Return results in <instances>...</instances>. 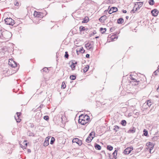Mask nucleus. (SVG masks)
Wrapping results in <instances>:
<instances>
[{"instance_id":"28","label":"nucleus","mask_w":159,"mask_h":159,"mask_svg":"<svg viewBox=\"0 0 159 159\" xmlns=\"http://www.w3.org/2000/svg\"><path fill=\"white\" fill-rule=\"evenodd\" d=\"M107 150H109V151H111L113 149V148L111 146L109 145L107 146Z\"/></svg>"},{"instance_id":"1","label":"nucleus","mask_w":159,"mask_h":159,"mask_svg":"<svg viewBox=\"0 0 159 159\" xmlns=\"http://www.w3.org/2000/svg\"><path fill=\"white\" fill-rule=\"evenodd\" d=\"M12 34L11 32L7 30L3 31L0 35V38L4 39L6 40H8L12 36Z\"/></svg>"},{"instance_id":"35","label":"nucleus","mask_w":159,"mask_h":159,"mask_svg":"<svg viewBox=\"0 0 159 159\" xmlns=\"http://www.w3.org/2000/svg\"><path fill=\"white\" fill-rule=\"evenodd\" d=\"M70 78L71 80H74L75 79L76 76L74 75H71L70 76Z\"/></svg>"},{"instance_id":"26","label":"nucleus","mask_w":159,"mask_h":159,"mask_svg":"<svg viewBox=\"0 0 159 159\" xmlns=\"http://www.w3.org/2000/svg\"><path fill=\"white\" fill-rule=\"evenodd\" d=\"M148 3L151 5H153L154 4V2L153 0H149Z\"/></svg>"},{"instance_id":"3","label":"nucleus","mask_w":159,"mask_h":159,"mask_svg":"<svg viewBox=\"0 0 159 159\" xmlns=\"http://www.w3.org/2000/svg\"><path fill=\"white\" fill-rule=\"evenodd\" d=\"M92 42H88L85 45V47L87 49L90 51H92L93 49V44L92 43Z\"/></svg>"},{"instance_id":"31","label":"nucleus","mask_w":159,"mask_h":159,"mask_svg":"<svg viewBox=\"0 0 159 159\" xmlns=\"http://www.w3.org/2000/svg\"><path fill=\"white\" fill-rule=\"evenodd\" d=\"M114 128L113 129V130L117 132L118 131V129H119V128L118 126L116 125L114 126Z\"/></svg>"},{"instance_id":"44","label":"nucleus","mask_w":159,"mask_h":159,"mask_svg":"<svg viewBox=\"0 0 159 159\" xmlns=\"http://www.w3.org/2000/svg\"><path fill=\"white\" fill-rule=\"evenodd\" d=\"M43 118L45 120H47L49 119V117L48 116H44Z\"/></svg>"},{"instance_id":"6","label":"nucleus","mask_w":159,"mask_h":159,"mask_svg":"<svg viewBox=\"0 0 159 159\" xmlns=\"http://www.w3.org/2000/svg\"><path fill=\"white\" fill-rule=\"evenodd\" d=\"M152 104V102L151 100H148L147 102L143 105V107H146L145 109H147L148 107H150Z\"/></svg>"},{"instance_id":"39","label":"nucleus","mask_w":159,"mask_h":159,"mask_svg":"<svg viewBox=\"0 0 159 159\" xmlns=\"http://www.w3.org/2000/svg\"><path fill=\"white\" fill-rule=\"evenodd\" d=\"M66 85L65 84V83L64 82H62L61 88L64 89L66 88Z\"/></svg>"},{"instance_id":"9","label":"nucleus","mask_w":159,"mask_h":159,"mask_svg":"<svg viewBox=\"0 0 159 159\" xmlns=\"http://www.w3.org/2000/svg\"><path fill=\"white\" fill-rule=\"evenodd\" d=\"M118 11V9L115 7H112L108 11V13L111 14L113 12H116Z\"/></svg>"},{"instance_id":"62","label":"nucleus","mask_w":159,"mask_h":159,"mask_svg":"<svg viewBox=\"0 0 159 159\" xmlns=\"http://www.w3.org/2000/svg\"><path fill=\"white\" fill-rule=\"evenodd\" d=\"M25 145H26V146H27V143H25Z\"/></svg>"},{"instance_id":"59","label":"nucleus","mask_w":159,"mask_h":159,"mask_svg":"<svg viewBox=\"0 0 159 159\" xmlns=\"http://www.w3.org/2000/svg\"><path fill=\"white\" fill-rule=\"evenodd\" d=\"M113 30V29L112 28H111V29H110V30L111 31H112V30Z\"/></svg>"},{"instance_id":"42","label":"nucleus","mask_w":159,"mask_h":159,"mask_svg":"<svg viewBox=\"0 0 159 159\" xmlns=\"http://www.w3.org/2000/svg\"><path fill=\"white\" fill-rule=\"evenodd\" d=\"M64 57L66 58H68L69 57V54L67 52H65V54Z\"/></svg>"},{"instance_id":"46","label":"nucleus","mask_w":159,"mask_h":159,"mask_svg":"<svg viewBox=\"0 0 159 159\" xmlns=\"http://www.w3.org/2000/svg\"><path fill=\"white\" fill-rule=\"evenodd\" d=\"M154 148V146L151 147L149 148V151H151Z\"/></svg>"},{"instance_id":"14","label":"nucleus","mask_w":159,"mask_h":159,"mask_svg":"<svg viewBox=\"0 0 159 159\" xmlns=\"http://www.w3.org/2000/svg\"><path fill=\"white\" fill-rule=\"evenodd\" d=\"M77 63L76 62L74 63L73 62H72V63L70 65V66L71 68V70H74L75 69V65Z\"/></svg>"},{"instance_id":"52","label":"nucleus","mask_w":159,"mask_h":159,"mask_svg":"<svg viewBox=\"0 0 159 159\" xmlns=\"http://www.w3.org/2000/svg\"><path fill=\"white\" fill-rule=\"evenodd\" d=\"M27 152H31V150L30 149H28Z\"/></svg>"},{"instance_id":"29","label":"nucleus","mask_w":159,"mask_h":159,"mask_svg":"<svg viewBox=\"0 0 159 159\" xmlns=\"http://www.w3.org/2000/svg\"><path fill=\"white\" fill-rule=\"evenodd\" d=\"M66 118L65 116H62L61 117V121L62 123H64L65 122V119Z\"/></svg>"},{"instance_id":"19","label":"nucleus","mask_w":159,"mask_h":159,"mask_svg":"<svg viewBox=\"0 0 159 159\" xmlns=\"http://www.w3.org/2000/svg\"><path fill=\"white\" fill-rule=\"evenodd\" d=\"M95 133L94 132H92L90 133L89 135V136L90 137H91V138H92L93 139L95 136Z\"/></svg>"},{"instance_id":"43","label":"nucleus","mask_w":159,"mask_h":159,"mask_svg":"<svg viewBox=\"0 0 159 159\" xmlns=\"http://www.w3.org/2000/svg\"><path fill=\"white\" fill-rule=\"evenodd\" d=\"M27 134L30 136H32L34 135V134L33 133H30V132H28L27 133Z\"/></svg>"},{"instance_id":"22","label":"nucleus","mask_w":159,"mask_h":159,"mask_svg":"<svg viewBox=\"0 0 159 159\" xmlns=\"http://www.w3.org/2000/svg\"><path fill=\"white\" fill-rule=\"evenodd\" d=\"M130 78L132 80H133L134 82H136V83H137V84H135L136 85H138L139 84V81H137V80L135 79L134 78L132 77L131 76V75H130Z\"/></svg>"},{"instance_id":"56","label":"nucleus","mask_w":159,"mask_h":159,"mask_svg":"<svg viewBox=\"0 0 159 159\" xmlns=\"http://www.w3.org/2000/svg\"><path fill=\"white\" fill-rule=\"evenodd\" d=\"M93 34H90V36H91L93 35Z\"/></svg>"},{"instance_id":"10","label":"nucleus","mask_w":159,"mask_h":159,"mask_svg":"<svg viewBox=\"0 0 159 159\" xmlns=\"http://www.w3.org/2000/svg\"><path fill=\"white\" fill-rule=\"evenodd\" d=\"M159 12L158 10L156 9L153 10H152L151 11V13L152 14V15L154 16H157L158 15Z\"/></svg>"},{"instance_id":"18","label":"nucleus","mask_w":159,"mask_h":159,"mask_svg":"<svg viewBox=\"0 0 159 159\" xmlns=\"http://www.w3.org/2000/svg\"><path fill=\"white\" fill-rule=\"evenodd\" d=\"M34 15L35 17H39L40 15V13L39 12H38L36 11H34Z\"/></svg>"},{"instance_id":"17","label":"nucleus","mask_w":159,"mask_h":159,"mask_svg":"<svg viewBox=\"0 0 159 159\" xmlns=\"http://www.w3.org/2000/svg\"><path fill=\"white\" fill-rule=\"evenodd\" d=\"M94 147L96 149L98 150H100L101 148V146L99 145L97 143L95 144Z\"/></svg>"},{"instance_id":"23","label":"nucleus","mask_w":159,"mask_h":159,"mask_svg":"<svg viewBox=\"0 0 159 159\" xmlns=\"http://www.w3.org/2000/svg\"><path fill=\"white\" fill-rule=\"evenodd\" d=\"M117 152V151L116 150H115L112 153L113 155V157L115 159H116V158Z\"/></svg>"},{"instance_id":"45","label":"nucleus","mask_w":159,"mask_h":159,"mask_svg":"<svg viewBox=\"0 0 159 159\" xmlns=\"http://www.w3.org/2000/svg\"><path fill=\"white\" fill-rule=\"evenodd\" d=\"M158 70H155L154 72H153V75H157V72H158Z\"/></svg>"},{"instance_id":"50","label":"nucleus","mask_w":159,"mask_h":159,"mask_svg":"<svg viewBox=\"0 0 159 159\" xmlns=\"http://www.w3.org/2000/svg\"><path fill=\"white\" fill-rule=\"evenodd\" d=\"M122 12H123L124 13H126L127 12V11H126V10H123L122 11Z\"/></svg>"},{"instance_id":"13","label":"nucleus","mask_w":159,"mask_h":159,"mask_svg":"<svg viewBox=\"0 0 159 159\" xmlns=\"http://www.w3.org/2000/svg\"><path fill=\"white\" fill-rule=\"evenodd\" d=\"M107 18V16L104 15L102 16L99 19L100 21L101 22H103Z\"/></svg>"},{"instance_id":"49","label":"nucleus","mask_w":159,"mask_h":159,"mask_svg":"<svg viewBox=\"0 0 159 159\" xmlns=\"http://www.w3.org/2000/svg\"><path fill=\"white\" fill-rule=\"evenodd\" d=\"M93 35H94L95 34H96V31L94 30L93 31Z\"/></svg>"},{"instance_id":"27","label":"nucleus","mask_w":159,"mask_h":159,"mask_svg":"<svg viewBox=\"0 0 159 159\" xmlns=\"http://www.w3.org/2000/svg\"><path fill=\"white\" fill-rule=\"evenodd\" d=\"M89 68V66L87 65L86 67H85L84 69V72H86L88 70Z\"/></svg>"},{"instance_id":"30","label":"nucleus","mask_w":159,"mask_h":159,"mask_svg":"<svg viewBox=\"0 0 159 159\" xmlns=\"http://www.w3.org/2000/svg\"><path fill=\"white\" fill-rule=\"evenodd\" d=\"M79 52H81L82 53H84L85 52V50L82 47H81L79 49Z\"/></svg>"},{"instance_id":"54","label":"nucleus","mask_w":159,"mask_h":159,"mask_svg":"<svg viewBox=\"0 0 159 159\" xmlns=\"http://www.w3.org/2000/svg\"><path fill=\"white\" fill-rule=\"evenodd\" d=\"M125 18H126V19H128V18H129V16H126Z\"/></svg>"},{"instance_id":"8","label":"nucleus","mask_w":159,"mask_h":159,"mask_svg":"<svg viewBox=\"0 0 159 159\" xmlns=\"http://www.w3.org/2000/svg\"><path fill=\"white\" fill-rule=\"evenodd\" d=\"M133 150V148L128 147L126 148L124 150V152L125 154H128L130 153Z\"/></svg>"},{"instance_id":"48","label":"nucleus","mask_w":159,"mask_h":159,"mask_svg":"<svg viewBox=\"0 0 159 159\" xmlns=\"http://www.w3.org/2000/svg\"><path fill=\"white\" fill-rule=\"evenodd\" d=\"M19 5V3L18 2H16L15 3V5L16 6H18Z\"/></svg>"},{"instance_id":"61","label":"nucleus","mask_w":159,"mask_h":159,"mask_svg":"<svg viewBox=\"0 0 159 159\" xmlns=\"http://www.w3.org/2000/svg\"><path fill=\"white\" fill-rule=\"evenodd\" d=\"M151 143L149 142V145H150V144H151Z\"/></svg>"},{"instance_id":"40","label":"nucleus","mask_w":159,"mask_h":159,"mask_svg":"<svg viewBox=\"0 0 159 159\" xmlns=\"http://www.w3.org/2000/svg\"><path fill=\"white\" fill-rule=\"evenodd\" d=\"M114 37L113 35L111 36V38L112 39H113L114 40H115V39H117L118 37V36H116V35H115L114 37Z\"/></svg>"},{"instance_id":"47","label":"nucleus","mask_w":159,"mask_h":159,"mask_svg":"<svg viewBox=\"0 0 159 159\" xmlns=\"http://www.w3.org/2000/svg\"><path fill=\"white\" fill-rule=\"evenodd\" d=\"M90 57V55L89 54H87L86 55V57L87 58H89Z\"/></svg>"},{"instance_id":"33","label":"nucleus","mask_w":159,"mask_h":159,"mask_svg":"<svg viewBox=\"0 0 159 159\" xmlns=\"http://www.w3.org/2000/svg\"><path fill=\"white\" fill-rule=\"evenodd\" d=\"M100 30L102 31V33H105L106 30V29L105 28H100Z\"/></svg>"},{"instance_id":"25","label":"nucleus","mask_w":159,"mask_h":159,"mask_svg":"<svg viewBox=\"0 0 159 159\" xmlns=\"http://www.w3.org/2000/svg\"><path fill=\"white\" fill-rule=\"evenodd\" d=\"M143 2H138L139 9L141 7L143 6Z\"/></svg>"},{"instance_id":"11","label":"nucleus","mask_w":159,"mask_h":159,"mask_svg":"<svg viewBox=\"0 0 159 159\" xmlns=\"http://www.w3.org/2000/svg\"><path fill=\"white\" fill-rule=\"evenodd\" d=\"M16 114L17 115V117L18 118V119L16 118V116H15V118L17 122H20L21 120L19 118V116H20L21 114L20 112H17L16 113Z\"/></svg>"},{"instance_id":"60","label":"nucleus","mask_w":159,"mask_h":159,"mask_svg":"<svg viewBox=\"0 0 159 159\" xmlns=\"http://www.w3.org/2000/svg\"><path fill=\"white\" fill-rule=\"evenodd\" d=\"M149 152L150 153H151V151H149Z\"/></svg>"},{"instance_id":"5","label":"nucleus","mask_w":159,"mask_h":159,"mask_svg":"<svg viewBox=\"0 0 159 159\" xmlns=\"http://www.w3.org/2000/svg\"><path fill=\"white\" fill-rule=\"evenodd\" d=\"M8 64L12 67H15L17 66V63L11 59H9Z\"/></svg>"},{"instance_id":"51","label":"nucleus","mask_w":159,"mask_h":159,"mask_svg":"<svg viewBox=\"0 0 159 159\" xmlns=\"http://www.w3.org/2000/svg\"><path fill=\"white\" fill-rule=\"evenodd\" d=\"M43 105H41L39 107V108H42L43 107Z\"/></svg>"},{"instance_id":"58","label":"nucleus","mask_w":159,"mask_h":159,"mask_svg":"<svg viewBox=\"0 0 159 159\" xmlns=\"http://www.w3.org/2000/svg\"><path fill=\"white\" fill-rule=\"evenodd\" d=\"M158 70H159V65L158 67V69H157Z\"/></svg>"},{"instance_id":"34","label":"nucleus","mask_w":159,"mask_h":159,"mask_svg":"<svg viewBox=\"0 0 159 159\" xmlns=\"http://www.w3.org/2000/svg\"><path fill=\"white\" fill-rule=\"evenodd\" d=\"M143 135L145 136H147L148 134V132L145 129L143 130Z\"/></svg>"},{"instance_id":"37","label":"nucleus","mask_w":159,"mask_h":159,"mask_svg":"<svg viewBox=\"0 0 159 159\" xmlns=\"http://www.w3.org/2000/svg\"><path fill=\"white\" fill-rule=\"evenodd\" d=\"M85 29V27L84 26H81L80 27V31H82L84 30Z\"/></svg>"},{"instance_id":"32","label":"nucleus","mask_w":159,"mask_h":159,"mask_svg":"<svg viewBox=\"0 0 159 159\" xmlns=\"http://www.w3.org/2000/svg\"><path fill=\"white\" fill-rule=\"evenodd\" d=\"M55 141V139L53 137H52L51 139L50 143V144H52L54 143Z\"/></svg>"},{"instance_id":"55","label":"nucleus","mask_w":159,"mask_h":159,"mask_svg":"<svg viewBox=\"0 0 159 159\" xmlns=\"http://www.w3.org/2000/svg\"><path fill=\"white\" fill-rule=\"evenodd\" d=\"M96 39H98L99 38V36H97L95 38Z\"/></svg>"},{"instance_id":"21","label":"nucleus","mask_w":159,"mask_h":159,"mask_svg":"<svg viewBox=\"0 0 159 159\" xmlns=\"http://www.w3.org/2000/svg\"><path fill=\"white\" fill-rule=\"evenodd\" d=\"M89 20L88 17H86L82 21V23H87Z\"/></svg>"},{"instance_id":"38","label":"nucleus","mask_w":159,"mask_h":159,"mask_svg":"<svg viewBox=\"0 0 159 159\" xmlns=\"http://www.w3.org/2000/svg\"><path fill=\"white\" fill-rule=\"evenodd\" d=\"M43 71H44L46 73H48V69L47 67H44L42 70Z\"/></svg>"},{"instance_id":"7","label":"nucleus","mask_w":159,"mask_h":159,"mask_svg":"<svg viewBox=\"0 0 159 159\" xmlns=\"http://www.w3.org/2000/svg\"><path fill=\"white\" fill-rule=\"evenodd\" d=\"M72 142L76 143L80 146L81 145L82 143V141L77 138L74 139L72 140Z\"/></svg>"},{"instance_id":"4","label":"nucleus","mask_w":159,"mask_h":159,"mask_svg":"<svg viewBox=\"0 0 159 159\" xmlns=\"http://www.w3.org/2000/svg\"><path fill=\"white\" fill-rule=\"evenodd\" d=\"M83 115L82 114L80 116L79 123L82 125H84L88 122H86V120L83 118Z\"/></svg>"},{"instance_id":"2","label":"nucleus","mask_w":159,"mask_h":159,"mask_svg":"<svg viewBox=\"0 0 159 159\" xmlns=\"http://www.w3.org/2000/svg\"><path fill=\"white\" fill-rule=\"evenodd\" d=\"M5 23L9 25H13L14 24V21L10 17L7 18L5 19Z\"/></svg>"},{"instance_id":"15","label":"nucleus","mask_w":159,"mask_h":159,"mask_svg":"<svg viewBox=\"0 0 159 159\" xmlns=\"http://www.w3.org/2000/svg\"><path fill=\"white\" fill-rule=\"evenodd\" d=\"M83 118L86 120V122H88L90 120V118L87 115H85L84 117L83 115Z\"/></svg>"},{"instance_id":"41","label":"nucleus","mask_w":159,"mask_h":159,"mask_svg":"<svg viewBox=\"0 0 159 159\" xmlns=\"http://www.w3.org/2000/svg\"><path fill=\"white\" fill-rule=\"evenodd\" d=\"M138 9H139L138 7L137 8H136L135 10H134V9L132 10L130 12L131 13H132V12H133V13H134L136 11H137V10Z\"/></svg>"},{"instance_id":"12","label":"nucleus","mask_w":159,"mask_h":159,"mask_svg":"<svg viewBox=\"0 0 159 159\" xmlns=\"http://www.w3.org/2000/svg\"><path fill=\"white\" fill-rule=\"evenodd\" d=\"M49 138L48 137L46 138L45 140L43 143V146H47L49 144Z\"/></svg>"},{"instance_id":"20","label":"nucleus","mask_w":159,"mask_h":159,"mask_svg":"<svg viewBox=\"0 0 159 159\" xmlns=\"http://www.w3.org/2000/svg\"><path fill=\"white\" fill-rule=\"evenodd\" d=\"M117 22L119 24H122L124 22V20L122 18H120L118 19Z\"/></svg>"},{"instance_id":"36","label":"nucleus","mask_w":159,"mask_h":159,"mask_svg":"<svg viewBox=\"0 0 159 159\" xmlns=\"http://www.w3.org/2000/svg\"><path fill=\"white\" fill-rule=\"evenodd\" d=\"M121 124L123 126H125L126 124V121L125 120H123L121 121Z\"/></svg>"},{"instance_id":"57","label":"nucleus","mask_w":159,"mask_h":159,"mask_svg":"<svg viewBox=\"0 0 159 159\" xmlns=\"http://www.w3.org/2000/svg\"><path fill=\"white\" fill-rule=\"evenodd\" d=\"M119 33H120L119 32L118 33V32L117 33L116 32V34H119Z\"/></svg>"},{"instance_id":"24","label":"nucleus","mask_w":159,"mask_h":159,"mask_svg":"<svg viewBox=\"0 0 159 159\" xmlns=\"http://www.w3.org/2000/svg\"><path fill=\"white\" fill-rule=\"evenodd\" d=\"M93 139L92 138H91V137L88 136L86 140V142L87 143H89L91 142Z\"/></svg>"},{"instance_id":"53","label":"nucleus","mask_w":159,"mask_h":159,"mask_svg":"<svg viewBox=\"0 0 159 159\" xmlns=\"http://www.w3.org/2000/svg\"><path fill=\"white\" fill-rule=\"evenodd\" d=\"M79 50H76V53H77V54L78 55L79 54Z\"/></svg>"},{"instance_id":"16","label":"nucleus","mask_w":159,"mask_h":159,"mask_svg":"<svg viewBox=\"0 0 159 159\" xmlns=\"http://www.w3.org/2000/svg\"><path fill=\"white\" fill-rule=\"evenodd\" d=\"M135 128L134 127H133L131 129H129L128 131V133H134L135 132Z\"/></svg>"}]
</instances>
